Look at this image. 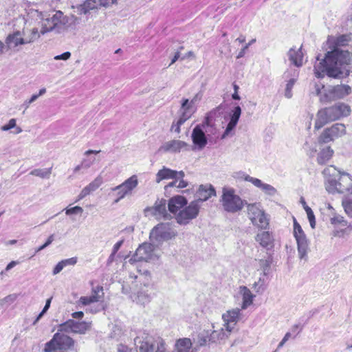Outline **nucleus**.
<instances>
[{
    "mask_svg": "<svg viewBox=\"0 0 352 352\" xmlns=\"http://www.w3.org/2000/svg\"><path fill=\"white\" fill-rule=\"evenodd\" d=\"M349 41V36L341 35L333 39L331 50L327 52L324 58L314 65V74L320 78L325 75L333 78H344L351 72V57L349 52L344 49Z\"/></svg>",
    "mask_w": 352,
    "mask_h": 352,
    "instance_id": "1",
    "label": "nucleus"
},
{
    "mask_svg": "<svg viewBox=\"0 0 352 352\" xmlns=\"http://www.w3.org/2000/svg\"><path fill=\"white\" fill-rule=\"evenodd\" d=\"M28 20L37 21L41 25L38 31L37 28H33L30 34L25 32V40L27 44L33 43L38 39L41 35L48 32L55 34H63L69 29L74 30L81 22V18L74 14L69 16L65 15L62 11H56L52 14L43 13L38 10L30 8L28 11Z\"/></svg>",
    "mask_w": 352,
    "mask_h": 352,
    "instance_id": "2",
    "label": "nucleus"
},
{
    "mask_svg": "<svg viewBox=\"0 0 352 352\" xmlns=\"http://www.w3.org/2000/svg\"><path fill=\"white\" fill-rule=\"evenodd\" d=\"M322 174L326 177L325 187L330 193H349L352 190V177L346 173H340L336 167L325 168Z\"/></svg>",
    "mask_w": 352,
    "mask_h": 352,
    "instance_id": "3",
    "label": "nucleus"
},
{
    "mask_svg": "<svg viewBox=\"0 0 352 352\" xmlns=\"http://www.w3.org/2000/svg\"><path fill=\"white\" fill-rule=\"evenodd\" d=\"M351 112L349 104L337 102L335 104L319 110L316 115L314 128L318 130L329 122L348 117Z\"/></svg>",
    "mask_w": 352,
    "mask_h": 352,
    "instance_id": "4",
    "label": "nucleus"
},
{
    "mask_svg": "<svg viewBox=\"0 0 352 352\" xmlns=\"http://www.w3.org/2000/svg\"><path fill=\"white\" fill-rule=\"evenodd\" d=\"M136 352H164V341L157 338L155 339L152 336L143 333L134 339ZM118 352H131L128 346L120 344Z\"/></svg>",
    "mask_w": 352,
    "mask_h": 352,
    "instance_id": "5",
    "label": "nucleus"
},
{
    "mask_svg": "<svg viewBox=\"0 0 352 352\" xmlns=\"http://www.w3.org/2000/svg\"><path fill=\"white\" fill-rule=\"evenodd\" d=\"M220 202L223 210L229 213L238 212L243 208L245 205L248 204L245 200L242 199L236 194L234 188L226 186L222 188Z\"/></svg>",
    "mask_w": 352,
    "mask_h": 352,
    "instance_id": "6",
    "label": "nucleus"
},
{
    "mask_svg": "<svg viewBox=\"0 0 352 352\" xmlns=\"http://www.w3.org/2000/svg\"><path fill=\"white\" fill-rule=\"evenodd\" d=\"M215 129L210 123L209 118H206L205 120L199 124H197L192 130L191 138L195 148L198 150H202L208 143V139L206 133L210 132L214 133Z\"/></svg>",
    "mask_w": 352,
    "mask_h": 352,
    "instance_id": "7",
    "label": "nucleus"
},
{
    "mask_svg": "<svg viewBox=\"0 0 352 352\" xmlns=\"http://www.w3.org/2000/svg\"><path fill=\"white\" fill-rule=\"evenodd\" d=\"M177 235L175 229L169 223H160L155 226L150 232V240L156 245L174 239Z\"/></svg>",
    "mask_w": 352,
    "mask_h": 352,
    "instance_id": "8",
    "label": "nucleus"
},
{
    "mask_svg": "<svg viewBox=\"0 0 352 352\" xmlns=\"http://www.w3.org/2000/svg\"><path fill=\"white\" fill-rule=\"evenodd\" d=\"M246 206L248 217L252 223L262 230L267 229L269 226V219L261 208L260 204H248Z\"/></svg>",
    "mask_w": 352,
    "mask_h": 352,
    "instance_id": "9",
    "label": "nucleus"
},
{
    "mask_svg": "<svg viewBox=\"0 0 352 352\" xmlns=\"http://www.w3.org/2000/svg\"><path fill=\"white\" fill-rule=\"evenodd\" d=\"M294 236L297 243L299 258L307 261L309 243L300 225L295 219H294Z\"/></svg>",
    "mask_w": 352,
    "mask_h": 352,
    "instance_id": "10",
    "label": "nucleus"
},
{
    "mask_svg": "<svg viewBox=\"0 0 352 352\" xmlns=\"http://www.w3.org/2000/svg\"><path fill=\"white\" fill-rule=\"evenodd\" d=\"M167 201L164 199H157L153 206H148L144 209V214L146 217H153L156 220H170L172 215L166 209Z\"/></svg>",
    "mask_w": 352,
    "mask_h": 352,
    "instance_id": "11",
    "label": "nucleus"
},
{
    "mask_svg": "<svg viewBox=\"0 0 352 352\" xmlns=\"http://www.w3.org/2000/svg\"><path fill=\"white\" fill-rule=\"evenodd\" d=\"M351 88L347 85H338L331 86L320 95V100L322 102L327 103L338 99H342L349 95Z\"/></svg>",
    "mask_w": 352,
    "mask_h": 352,
    "instance_id": "12",
    "label": "nucleus"
},
{
    "mask_svg": "<svg viewBox=\"0 0 352 352\" xmlns=\"http://www.w3.org/2000/svg\"><path fill=\"white\" fill-rule=\"evenodd\" d=\"M200 206L196 201H191L188 206L182 208L175 215L177 223L179 225H187L190 221L195 219L199 212Z\"/></svg>",
    "mask_w": 352,
    "mask_h": 352,
    "instance_id": "13",
    "label": "nucleus"
},
{
    "mask_svg": "<svg viewBox=\"0 0 352 352\" xmlns=\"http://www.w3.org/2000/svg\"><path fill=\"white\" fill-rule=\"evenodd\" d=\"M195 98L189 102L188 99H183L182 106L179 110L180 116L175 122L174 121L171 125L170 131L177 133H179L181 130L180 127L184 122L188 120L193 113L192 110V104L194 102Z\"/></svg>",
    "mask_w": 352,
    "mask_h": 352,
    "instance_id": "14",
    "label": "nucleus"
},
{
    "mask_svg": "<svg viewBox=\"0 0 352 352\" xmlns=\"http://www.w3.org/2000/svg\"><path fill=\"white\" fill-rule=\"evenodd\" d=\"M154 256V245L149 243H144L136 250L134 255L130 258L131 263L139 261H148Z\"/></svg>",
    "mask_w": 352,
    "mask_h": 352,
    "instance_id": "15",
    "label": "nucleus"
},
{
    "mask_svg": "<svg viewBox=\"0 0 352 352\" xmlns=\"http://www.w3.org/2000/svg\"><path fill=\"white\" fill-rule=\"evenodd\" d=\"M89 328L90 324L87 322H77L74 320L69 319L59 325L58 331L82 334L85 333Z\"/></svg>",
    "mask_w": 352,
    "mask_h": 352,
    "instance_id": "16",
    "label": "nucleus"
},
{
    "mask_svg": "<svg viewBox=\"0 0 352 352\" xmlns=\"http://www.w3.org/2000/svg\"><path fill=\"white\" fill-rule=\"evenodd\" d=\"M138 185V177L135 175H132L121 184L116 186L112 190L117 191L118 198L115 201L118 202L120 199H123L126 195L131 193Z\"/></svg>",
    "mask_w": 352,
    "mask_h": 352,
    "instance_id": "17",
    "label": "nucleus"
},
{
    "mask_svg": "<svg viewBox=\"0 0 352 352\" xmlns=\"http://www.w3.org/2000/svg\"><path fill=\"white\" fill-rule=\"evenodd\" d=\"M190 146L184 141L179 140H172L165 142L159 148L162 153H178L181 151H189Z\"/></svg>",
    "mask_w": 352,
    "mask_h": 352,
    "instance_id": "18",
    "label": "nucleus"
},
{
    "mask_svg": "<svg viewBox=\"0 0 352 352\" xmlns=\"http://www.w3.org/2000/svg\"><path fill=\"white\" fill-rule=\"evenodd\" d=\"M23 36H25V31L23 30V32L16 30L11 34H9L5 41L6 47L8 50H14L18 51L17 47L21 45L27 44L25 38Z\"/></svg>",
    "mask_w": 352,
    "mask_h": 352,
    "instance_id": "19",
    "label": "nucleus"
},
{
    "mask_svg": "<svg viewBox=\"0 0 352 352\" xmlns=\"http://www.w3.org/2000/svg\"><path fill=\"white\" fill-rule=\"evenodd\" d=\"M241 309L239 308H234L228 310L222 315V319L224 322V327L228 332H231L241 316Z\"/></svg>",
    "mask_w": 352,
    "mask_h": 352,
    "instance_id": "20",
    "label": "nucleus"
},
{
    "mask_svg": "<svg viewBox=\"0 0 352 352\" xmlns=\"http://www.w3.org/2000/svg\"><path fill=\"white\" fill-rule=\"evenodd\" d=\"M215 195V189L211 184H202L199 186L196 192V199L193 201H196L197 204L201 206V203Z\"/></svg>",
    "mask_w": 352,
    "mask_h": 352,
    "instance_id": "21",
    "label": "nucleus"
},
{
    "mask_svg": "<svg viewBox=\"0 0 352 352\" xmlns=\"http://www.w3.org/2000/svg\"><path fill=\"white\" fill-rule=\"evenodd\" d=\"M255 241L263 248L270 250L274 248V239L272 232L261 230L255 236Z\"/></svg>",
    "mask_w": 352,
    "mask_h": 352,
    "instance_id": "22",
    "label": "nucleus"
},
{
    "mask_svg": "<svg viewBox=\"0 0 352 352\" xmlns=\"http://www.w3.org/2000/svg\"><path fill=\"white\" fill-rule=\"evenodd\" d=\"M241 114V108L239 106H236L231 110L229 113L230 121L223 132L221 139H225L230 133L236 127Z\"/></svg>",
    "mask_w": 352,
    "mask_h": 352,
    "instance_id": "23",
    "label": "nucleus"
},
{
    "mask_svg": "<svg viewBox=\"0 0 352 352\" xmlns=\"http://www.w3.org/2000/svg\"><path fill=\"white\" fill-rule=\"evenodd\" d=\"M184 172L177 171L164 166L156 174L155 182L160 183L164 179L184 178Z\"/></svg>",
    "mask_w": 352,
    "mask_h": 352,
    "instance_id": "24",
    "label": "nucleus"
},
{
    "mask_svg": "<svg viewBox=\"0 0 352 352\" xmlns=\"http://www.w3.org/2000/svg\"><path fill=\"white\" fill-rule=\"evenodd\" d=\"M100 300L98 299V297H96L94 296H82L79 299V302H80L82 305L86 306V305H90L89 307L86 309V311H89L90 313H97L99 312L104 309V306L103 302H100L97 304L96 305L91 306V305L94 302H99Z\"/></svg>",
    "mask_w": 352,
    "mask_h": 352,
    "instance_id": "25",
    "label": "nucleus"
},
{
    "mask_svg": "<svg viewBox=\"0 0 352 352\" xmlns=\"http://www.w3.org/2000/svg\"><path fill=\"white\" fill-rule=\"evenodd\" d=\"M188 204V201L186 197L182 195H176L171 197L168 203V211L170 213L176 214L178 213L179 210H181L184 206H186Z\"/></svg>",
    "mask_w": 352,
    "mask_h": 352,
    "instance_id": "26",
    "label": "nucleus"
},
{
    "mask_svg": "<svg viewBox=\"0 0 352 352\" xmlns=\"http://www.w3.org/2000/svg\"><path fill=\"white\" fill-rule=\"evenodd\" d=\"M153 295V286L144 285V287H141L138 291L135 301L137 303L144 305L151 300Z\"/></svg>",
    "mask_w": 352,
    "mask_h": 352,
    "instance_id": "27",
    "label": "nucleus"
},
{
    "mask_svg": "<svg viewBox=\"0 0 352 352\" xmlns=\"http://www.w3.org/2000/svg\"><path fill=\"white\" fill-rule=\"evenodd\" d=\"M244 179L251 182L254 186L262 190L265 194L274 196L277 193L276 189L268 184L263 183L261 179L252 177L248 175H245Z\"/></svg>",
    "mask_w": 352,
    "mask_h": 352,
    "instance_id": "28",
    "label": "nucleus"
},
{
    "mask_svg": "<svg viewBox=\"0 0 352 352\" xmlns=\"http://www.w3.org/2000/svg\"><path fill=\"white\" fill-rule=\"evenodd\" d=\"M72 8L78 14L86 15L91 10L98 9L97 0H85L82 3L73 6Z\"/></svg>",
    "mask_w": 352,
    "mask_h": 352,
    "instance_id": "29",
    "label": "nucleus"
},
{
    "mask_svg": "<svg viewBox=\"0 0 352 352\" xmlns=\"http://www.w3.org/2000/svg\"><path fill=\"white\" fill-rule=\"evenodd\" d=\"M103 183V178L101 175H98L94 181H92L89 184L86 186L80 192L78 196V199L76 201H80L85 198L86 196L89 195L91 192L95 191L98 189L100 185Z\"/></svg>",
    "mask_w": 352,
    "mask_h": 352,
    "instance_id": "30",
    "label": "nucleus"
},
{
    "mask_svg": "<svg viewBox=\"0 0 352 352\" xmlns=\"http://www.w3.org/2000/svg\"><path fill=\"white\" fill-rule=\"evenodd\" d=\"M230 332H228L224 329L221 328L219 330H214L210 332L209 342L218 343L222 340H225L230 336Z\"/></svg>",
    "mask_w": 352,
    "mask_h": 352,
    "instance_id": "31",
    "label": "nucleus"
},
{
    "mask_svg": "<svg viewBox=\"0 0 352 352\" xmlns=\"http://www.w3.org/2000/svg\"><path fill=\"white\" fill-rule=\"evenodd\" d=\"M288 56L289 60L296 66L300 67L302 65V52L301 48L296 50L291 48L288 52Z\"/></svg>",
    "mask_w": 352,
    "mask_h": 352,
    "instance_id": "32",
    "label": "nucleus"
},
{
    "mask_svg": "<svg viewBox=\"0 0 352 352\" xmlns=\"http://www.w3.org/2000/svg\"><path fill=\"white\" fill-rule=\"evenodd\" d=\"M333 154V151L331 147L325 146L320 151L317 157V162L320 165L325 164L331 158Z\"/></svg>",
    "mask_w": 352,
    "mask_h": 352,
    "instance_id": "33",
    "label": "nucleus"
},
{
    "mask_svg": "<svg viewBox=\"0 0 352 352\" xmlns=\"http://www.w3.org/2000/svg\"><path fill=\"white\" fill-rule=\"evenodd\" d=\"M272 261L273 257L272 254L269 253H267L266 256L263 258L258 259L259 267L263 271V276L269 274Z\"/></svg>",
    "mask_w": 352,
    "mask_h": 352,
    "instance_id": "34",
    "label": "nucleus"
},
{
    "mask_svg": "<svg viewBox=\"0 0 352 352\" xmlns=\"http://www.w3.org/2000/svg\"><path fill=\"white\" fill-rule=\"evenodd\" d=\"M240 289L243 295V303L241 309H245L248 306L252 304L254 296L252 294L250 290L245 286H242L240 287Z\"/></svg>",
    "mask_w": 352,
    "mask_h": 352,
    "instance_id": "35",
    "label": "nucleus"
},
{
    "mask_svg": "<svg viewBox=\"0 0 352 352\" xmlns=\"http://www.w3.org/2000/svg\"><path fill=\"white\" fill-rule=\"evenodd\" d=\"M298 76V74L296 71H294L293 74L290 75V78L287 80L285 89V96L287 98H291L292 97V88L297 81Z\"/></svg>",
    "mask_w": 352,
    "mask_h": 352,
    "instance_id": "36",
    "label": "nucleus"
},
{
    "mask_svg": "<svg viewBox=\"0 0 352 352\" xmlns=\"http://www.w3.org/2000/svg\"><path fill=\"white\" fill-rule=\"evenodd\" d=\"M328 129L335 139L340 138L346 133V126L344 124L336 123Z\"/></svg>",
    "mask_w": 352,
    "mask_h": 352,
    "instance_id": "37",
    "label": "nucleus"
},
{
    "mask_svg": "<svg viewBox=\"0 0 352 352\" xmlns=\"http://www.w3.org/2000/svg\"><path fill=\"white\" fill-rule=\"evenodd\" d=\"M52 167L48 168H36L32 170L30 174L42 179H48L52 174Z\"/></svg>",
    "mask_w": 352,
    "mask_h": 352,
    "instance_id": "38",
    "label": "nucleus"
},
{
    "mask_svg": "<svg viewBox=\"0 0 352 352\" xmlns=\"http://www.w3.org/2000/svg\"><path fill=\"white\" fill-rule=\"evenodd\" d=\"M334 140L335 138L333 136V135H331V133L329 131V129L327 128L319 136L318 142L319 144H325L333 141Z\"/></svg>",
    "mask_w": 352,
    "mask_h": 352,
    "instance_id": "39",
    "label": "nucleus"
},
{
    "mask_svg": "<svg viewBox=\"0 0 352 352\" xmlns=\"http://www.w3.org/2000/svg\"><path fill=\"white\" fill-rule=\"evenodd\" d=\"M253 289L258 294H262L266 289L267 285L264 278L260 277L257 281L253 284Z\"/></svg>",
    "mask_w": 352,
    "mask_h": 352,
    "instance_id": "40",
    "label": "nucleus"
},
{
    "mask_svg": "<svg viewBox=\"0 0 352 352\" xmlns=\"http://www.w3.org/2000/svg\"><path fill=\"white\" fill-rule=\"evenodd\" d=\"M210 331H204L198 336L199 346H205L209 342Z\"/></svg>",
    "mask_w": 352,
    "mask_h": 352,
    "instance_id": "41",
    "label": "nucleus"
},
{
    "mask_svg": "<svg viewBox=\"0 0 352 352\" xmlns=\"http://www.w3.org/2000/svg\"><path fill=\"white\" fill-rule=\"evenodd\" d=\"M331 223L333 225H341L342 226H347V221L344 220L341 215H336L331 218Z\"/></svg>",
    "mask_w": 352,
    "mask_h": 352,
    "instance_id": "42",
    "label": "nucleus"
},
{
    "mask_svg": "<svg viewBox=\"0 0 352 352\" xmlns=\"http://www.w3.org/2000/svg\"><path fill=\"white\" fill-rule=\"evenodd\" d=\"M83 212V209L80 206H74L71 208H66L65 209V214L67 215H72V214H81Z\"/></svg>",
    "mask_w": 352,
    "mask_h": 352,
    "instance_id": "43",
    "label": "nucleus"
},
{
    "mask_svg": "<svg viewBox=\"0 0 352 352\" xmlns=\"http://www.w3.org/2000/svg\"><path fill=\"white\" fill-rule=\"evenodd\" d=\"M96 158L94 157L84 158L81 162L83 166V168L87 169L90 168L94 164Z\"/></svg>",
    "mask_w": 352,
    "mask_h": 352,
    "instance_id": "44",
    "label": "nucleus"
},
{
    "mask_svg": "<svg viewBox=\"0 0 352 352\" xmlns=\"http://www.w3.org/2000/svg\"><path fill=\"white\" fill-rule=\"evenodd\" d=\"M256 42V39L254 38V39H252L248 44H246L241 50V51L239 52L236 58H242L244 56L245 54V51L248 49V47L252 45L254 43Z\"/></svg>",
    "mask_w": 352,
    "mask_h": 352,
    "instance_id": "45",
    "label": "nucleus"
},
{
    "mask_svg": "<svg viewBox=\"0 0 352 352\" xmlns=\"http://www.w3.org/2000/svg\"><path fill=\"white\" fill-rule=\"evenodd\" d=\"M304 148L307 151L308 155H309L311 157H313L317 151L316 146H310L308 142H305Z\"/></svg>",
    "mask_w": 352,
    "mask_h": 352,
    "instance_id": "46",
    "label": "nucleus"
},
{
    "mask_svg": "<svg viewBox=\"0 0 352 352\" xmlns=\"http://www.w3.org/2000/svg\"><path fill=\"white\" fill-rule=\"evenodd\" d=\"M16 126V120L12 118L9 120L8 123L6 125L1 126V130L3 131H8L11 129H13Z\"/></svg>",
    "mask_w": 352,
    "mask_h": 352,
    "instance_id": "47",
    "label": "nucleus"
},
{
    "mask_svg": "<svg viewBox=\"0 0 352 352\" xmlns=\"http://www.w3.org/2000/svg\"><path fill=\"white\" fill-rule=\"evenodd\" d=\"M98 8L100 7H109L116 3L117 0H98Z\"/></svg>",
    "mask_w": 352,
    "mask_h": 352,
    "instance_id": "48",
    "label": "nucleus"
},
{
    "mask_svg": "<svg viewBox=\"0 0 352 352\" xmlns=\"http://www.w3.org/2000/svg\"><path fill=\"white\" fill-rule=\"evenodd\" d=\"M64 267L67 265H74L77 263V257H72L69 258L64 259L61 261Z\"/></svg>",
    "mask_w": 352,
    "mask_h": 352,
    "instance_id": "49",
    "label": "nucleus"
},
{
    "mask_svg": "<svg viewBox=\"0 0 352 352\" xmlns=\"http://www.w3.org/2000/svg\"><path fill=\"white\" fill-rule=\"evenodd\" d=\"M38 98V96L32 95V97L29 100H26L23 104H22V107H24V109L26 110L30 105L34 102L35 100H36Z\"/></svg>",
    "mask_w": 352,
    "mask_h": 352,
    "instance_id": "50",
    "label": "nucleus"
},
{
    "mask_svg": "<svg viewBox=\"0 0 352 352\" xmlns=\"http://www.w3.org/2000/svg\"><path fill=\"white\" fill-rule=\"evenodd\" d=\"M70 57H71V53L69 52H66L62 54L57 55V56H54V59L56 60H67Z\"/></svg>",
    "mask_w": 352,
    "mask_h": 352,
    "instance_id": "51",
    "label": "nucleus"
},
{
    "mask_svg": "<svg viewBox=\"0 0 352 352\" xmlns=\"http://www.w3.org/2000/svg\"><path fill=\"white\" fill-rule=\"evenodd\" d=\"M64 265H63L61 261L60 262H58L56 265L54 267V270H53V274H57L58 273H60L62 270L64 268Z\"/></svg>",
    "mask_w": 352,
    "mask_h": 352,
    "instance_id": "52",
    "label": "nucleus"
},
{
    "mask_svg": "<svg viewBox=\"0 0 352 352\" xmlns=\"http://www.w3.org/2000/svg\"><path fill=\"white\" fill-rule=\"evenodd\" d=\"M307 215V218L309 219V221L310 223L311 227L312 228H314L315 226H316V219H315V216H314V212H311V213L309 212Z\"/></svg>",
    "mask_w": 352,
    "mask_h": 352,
    "instance_id": "53",
    "label": "nucleus"
},
{
    "mask_svg": "<svg viewBox=\"0 0 352 352\" xmlns=\"http://www.w3.org/2000/svg\"><path fill=\"white\" fill-rule=\"evenodd\" d=\"M290 337H291V333L289 332L286 333V334L285 335V336L283 337L282 340L278 344V349H280L282 346H283L285 343L289 339Z\"/></svg>",
    "mask_w": 352,
    "mask_h": 352,
    "instance_id": "54",
    "label": "nucleus"
},
{
    "mask_svg": "<svg viewBox=\"0 0 352 352\" xmlns=\"http://www.w3.org/2000/svg\"><path fill=\"white\" fill-rule=\"evenodd\" d=\"M123 242H124V240H120L119 241H118L113 247V250H112V252H114V253H117L118 251L120 250V248H121V246L123 244Z\"/></svg>",
    "mask_w": 352,
    "mask_h": 352,
    "instance_id": "55",
    "label": "nucleus"
},
{
    "mask_svg": "<svg viewBox=\"0 0 352 352\" xmlns=\"http://www.w3.org/2000/svg\"><path fill=\"white\" fill-rule=\"evenodd\" d=\"M188 186L187 182L184 181L183 178L178 179V182L177 185V188H184Z\"/></svg>",
    "mask_w": 352,
    "mask_h": 352,
    "instance_id": "56",
    "label": "nucleus"
},
{
    "mask_svg": "<svg viewBox=\"0 0 352 352\" xmlns=\"http://www.w3.org/2000/svg\"><path fill=\"white\" fill-rule=\"evenodd\" d=\"M181 57H182V56H181V55H180V51H179V50L177 51V52H175V54L174 56L173 57V58H172V60H171V62H170V63L169 66H170V65H173V64H174V63H175V62H176L179 58H181Z\"/></svg>",
    "mask_w": 352,
    "mask_h": 352,
    "instance_id": "57",
    "label": "nucleus"
},
{
    "mask_svg": "<svg viewBox=\"0 0 352 352\" xmlns=\"http://www.w3.org/2000/svg\"><path fill=\"white\" fill-rule=\"evenodd\" d=\"M116 253H114V252H111V254L109 255L107 261V265H111V263L114 261L115 260V257H116Z\"/></svg>",
    "mask_w": 352,
    "mask_h": 352,
    "instance_id": "58",
    "label": "nucleus"
},
{
    "mask_svg": "<svg viewBox=\"0 0 352 352\" xmlns=\"http://www.w3.org/2000/svg\"><path fill=\"white\" fill-rule=\"evenodd\" d=\"M17 264H19V262L18 261H11L10 263H9L6 267V271H9L12 268H13L14 267H15Z\"/></svg>",
    "mask_w": 352,
    "mask_h": 352,
    "instance_id": "59",
    "label": "nucleus"
},
{
    "mask_svg": "<svg viewBox=\"0 0 352 352\" xmlns=\"http://www.w3.org/2000/svg\"><path fill=\"white\" fill-rule=\"evenodd\" d=\"M315 92L317 96L320 95L321 94V89L324 88V85H320L317 83H315Z\"/></svg>",
    "mask_w": 352,
    "mask_h": 352,
    "instance_id": "60",
    "label": "nucleus"
},
{
    "mask_svg": "<svg viewBox=\"0 0 352 352\" xmlns=\"http://www.w3.org/2000/svg\"><path fill=\"white\" fill-rule=\"evenodd\" d=\"M174 180L170 183H168L166 186L165 189H167L168 188H172V187H177L178 179H173Z\"/></svg>",
    "mask_w": 352,
    "mask_h": 352,
    "instance_id": "61",
    "label": "nucleus"
},
{
    "mask_svg": "<svg viewBox=\"0 0 352 352\" xmlns=\"http://www.w3.org/2000/svg\"><path fill=\"white\" fill-rule=\"evenodd\" d=\"M92 292H97L98 294L101 293V295L103 296L104 295V293H103V287L102 286H96L95 287H93L92 288Z\"/></svg>",
    "mask_w": 352,
    "mask_h": 352,
    "instance_id": "62",
    "label": "nucleus"
},
{
    "mask_svg": "<svg viewBox=\"0 0 352 352\" xmlns=\"http://www.w3.org/2000/svg\"><path fill=\"white\" fill-rule=\"evenodd\" d=\"M72 316L74 318L80 319L83 317L84 313L82 311H76V312H74L72 314Z\"/></svg>",
    "mask_w": 352,
    "mask_h": 352,
    "instance_id": "63",
    "label": "nucleus"
},
{
    "mask_svg": "<svg viewBox=\"0 0 352 352\" xmlns=\"http://www.w3.org/2000/svg\"><path fill=\"white\" fill-rule=\"evenodd\" d=\"M52 298H48L47 300H46V302H45V307H43V311H44L45 312H46L50 307V304H51V301H52Z\"/></svg>",
    "mask_w": 352,
    "mask_h": 352,
    "instance_id": "64",
    "label": "nucleus"
}]
</instances>
